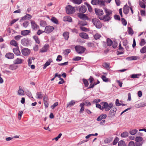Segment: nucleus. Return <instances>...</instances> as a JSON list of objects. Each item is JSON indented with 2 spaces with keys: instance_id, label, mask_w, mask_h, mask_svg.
Wrapping results in <instances>:
<instances>
[{
  "instance_id": "nucleus-53",
  "label": "nucleus",
  "mask_w": 146,
  "mask_h": 146,
  "mask_svg": "<svg viewBox=\"0 0 146 146\" xmlns=\"http://www.w3.org/2000/svg\"><path fill=\"white\" fill-rule=\"evenodd\" d=\"M121 22L122 24L124 26H126L127 24V22L123 18H121Z\"/></svg>"
},
{
  "instance_id": "nucleus-50",
  "label": "nucleus",
  "mask_w": 146,
  "mask_h": 146,
  "mask_svg": "<svg viewBox=\"0 0 146 146\" xmlns=\"http://www.w3.org/2000/svg\"><path fill=\"white\" fill-rule=\"evenodd\" d=\"M103 66L106 68H110V65L109 64L107 63L106 62H104L102 64Z\"/></svg>"
},
{
  "instance_id": "nucleus-10",
  "label": "nucleus",
  "mask_w": 146,
  "mask_h": 146,
  "mask_svg": "<svg viewBox=\"0 0 146 146\" xmlns=\"http://www.w3.org/2000/svg\"><path fill=\"white\" fill-rule=\"evenodd\" d=\"M111 18L110 15H109L108 14H106L103 18L100 19H103L105 21H109Z\"/></svg>"
},
{
  "instance_id": "nucleus-36",
  "label": "nucleus",
  "mask_w": 146,
  "mask_h": 146,
  "mask_svg": "<svg viewBox=\"0 0 146 146\" xmlns=\"http://www.w3.org/2000/svg\"><path fill=\"white\" fill-rule=\"evenodd\" d=\"M128 135V133L126 132H124L121 134V136L123 137H126Z\"/></svg>"
},
{
  "instance_id": "nucleus-3",
  "label": "nucleus",
  "mask_w": 146,
  "mask_h": 146,
  "mask_svg": "<svg viewBox=\"0 0 146 146\" xmlns=\"http://www.w3.org/2000/svg\"><path fill=\"white\" fill-rule=\"evenodd\" d=\"M66 13L68 14H72L74 13L75 11L74 7L70 5L66 7Z\"/></svg>"
},
{
  "instance_id": "nucleus-57",
  "label": "nucleus",
  "mask_w": 146,
  "mask_h": 146,
  "mask_svg": "<svg viewBox=\"0 0 146 146\" xmlns=\"http://www.w3.org/2000/svg\"><path fill=\"white\" fill-rule=\"evenodd\" d=\"M48 96L46 95H45L43 98V101L44 102H48Z\"/></svg>"
},
{
  "instance_id": "nucleus-16",
  "label": "nucleus",
  "mask_w": 146,
  "mask_h": 146,
  "mask_svg": "<svg viewBox=\"0 0 146 146\" xmlns=\"http://www.w3.org/2000/svg\"><path fill=\"white\" fill-rule=\"evenodd\" d=\"M31 32V31L29 30H25L22 31H21V35L25 36L27 35Z\"/></svg>"
},
{
  "instance_id": "nucleus-51",
  "label": "nucleus",
  "mask_w": 146,
  "mask_h": 146,
  "mask_svg": "<svg viewBox=\"0 0 146 146\" xmlns=\"http://www.w3.org/2000/svg\"><path fill=\"white\" fill-rule=\"evenodd\" d=\"M70 52V49H68L65 50L64 51V52L63 53L64 55H67L68 53Z\"/></svg>"
},
{
  "instance_id": "nucleus-40",
  "label": "nucleus",
  "mask_w": 146,
  "mask_h": 146,
  "mask_svg": "<svg viewBox=\"0 0 146 146\" xmlns=\"http://www.w3.org/2000/svg\"><path fill=\"white\" fill-rule=\"evenodd\" d=\"M107 45L109 46H111L112 44V41L109 38H108L107 40Z\"/></svg>"
},
{
  "instance_id": "nucleus-25",
  "label": "nucleus",
  "mask_w": 146,
  "mask_h": 146,
  "mask_svg": "<svg viewBox=\"0 0 146 146\" xmlns=\"http://www.w3.org/2000/svg\"><path fill=\"white\" fill-rule=\"evenodd\" d=\"M84 105L85 104L84 103L82 102L80 104V106L81 107L79 111L80 113H83L84 111Z\"/></svg>"
},
{
  "instance_id": "nucleus-30",
  "label": "nucleus",
  "mask_w": 146,
  "mask_h": 146,
  "mask_svg": "<svg viewBox=\"0 0 146 146\" xmlns=\"http://www.w3.org/2000/svg\"><path fill=\"white\" fill-rule=\"evenodd\" d=\"M33 38L37 43L39 44L40 43L39 38L37 36H33Z\"/></svg>"
},
{
  "instance_id": "nucleus-2",
  "label": "nucleus",
  "mask_w": 146,
  "mask_h": 146,
  "mask_svg": "<svg viewBox=\"0 0 146 146\" xmlns=\"http://www.w3.org/2000/svg\"><path fill=\"white\" fill-rule=\"evenodd\" d=\"M92 21L93 25L97 28L100 29L102 26V25L100 20L94 18L92 19Z\"/></svg>"
},
{
  "instance_id": "nucleus-27",
  "label": "nucleus",
  "mask_w": 146,
  "mask_h": 146,
  "mask_svg": "<svg viewBox=\"0 0 146 146\" xmlns=\"http://www.w3.org/2000/svg\"><path fill=\"white\" fill-rule=\"evenodd\" d=\"M13 52L17 56L21 54V52L19 49L17 48H13Z\"/></svg>"
},
{
  "instance_id": "nucleus-14",
  "label": "nucleus",
  "mask_w": 146,
  "mask_h": 146,
  "mask_svg": "<svg viewBox=\"0 0 146 146\" xmlns=\"http://www.w3.org/2000/svg\"><path fill=\"white\" fill-rule=\"evenodd\" d=\"M52 62V60L51 59H49L44 64L43 69H44L46 67L50 65V63Z\"/></svg>"
},
{
  "instance_id": "nucleus-21",
  "label": "nucleus",
  "mask_w": 146,
  "mask_h": 146,
  "mask_svg": "<svg viewBox=\"0 0 146 146\" xmlns=\"http://www.w3.org/2000/svg\"><path fill=\"white\" fill-rule=\"evenodd\" d=\"M78 17L80 19H87V17L85 14L82 13H78Z\"/></svg>"
},
{
  "instance_id": "nucleus-55",
  "label": "nucleus",
  "mask_w": 146,
  "mask_h": 146,
  "mask_svg": "<svg viewBox=\"0 0 146 146\" xmlns=\"http://www.w3.org/2000/svg\"><path fill=\"white\" fill-rule=\"evenodd\" d=\"M105 13L107 14H108L109 15H110L112 13L111 11L107 9H105Z\"/></svg>"
},
{
  "instance_id": "nucleus-9",
  "label": "nucleus",
  "mask_w": 146,
  "mask_h": 146,
  "mask_svg": "<svg viewBox=\"0 0 146 146\" xmlns=\"http://www.w3.org/2000/svg\"><path fill=\"white\" fill-rule=\"evenodd\" d=\"M86 11V8L84 5L81 6L79 9V11L80 13H83Z\"/></svg>"
},
{
  "instance_id": "nucleus-22",
  "label": "nucleus",
  "mask_w": 146,
  "mask_h": 146,
  "mask_svg": "<svg viewBox=\"0 0 146 146\" xmlns=\"http://www.w3.org/2000/svg\"><path fill=\"white\" fill-rule=\"evenodd\" d=\"M23 61V60L22 59L18 58L14 60L13 62L15 64H18L22 63Z\"/></svg>"
},
{
  "instance_id": "nucleus-38",
  "label": "nucleus",
  "mask_w": 146,
  "mask_h": 146,
  "mask_svg": "<svg viewBox=\"0 0 146 146\" xmlns=\"http://www.w3.org/2000/svg\"><path fill=\"white\" fill-rule=\"evenodd\" d=\"M17 66L12 65H11L9 67V69L12 70H14L17 69Z\"/></svg>"
},
{
  "instance_id": "nucleus-1",
  "label": "nucleus",
  "mask_w": 146,
  "mask_h": 146,
  "mask_svg": "<svg viewBox=\"0 0 146 146\" xmlns=\"http://www.w3.org/2000/svg\"><path fill=\"white\" fill-rule=\"evenodd\" d=\"M101 104L103 105L102 106V110L104 109L106 111H108L113 106V104L111 103L108 104V103L105 102H102Z\"/></svg>"
},
{
  "instance_id": "nucleus-41",
  "label": "nucleus",
  "mask_w": 146,
  "mask_h": 146,
  "mask_svg": "<svg viewBox=\"0 0 146 146\" xmlns=\"http://www.w3.org/2000/svg\"><path fill=\"white\" fill-rule=\"evenodd\" d=\"M143 140V138L141 137H137L135 139L136 142H141Z\"/></svg>"
},
{
  "instance_id": "nucleus-12",
  "label": "nucleus",
  "mask_w": 146,
  "mask_h": 146,
  "mask_svg": "<svg viewBox=\"0 0 146 146\" xmlns=\"http://www.w3.org/2000/svg\"><path fill=\"white\" fill-rule=\"evenodd\" d=\"M79 36L82 38L85 39H87L88 38V35L85 33H80Z\"/></svg>"
},
{
  "instance_id": "nucleus-49",
  "label": "nucleus",
  "mask_w": 146,
  "mask_h": 146,
  "mask_svg": "<svg viewBox=\"0 0 146 146\" xmlns=\"http://www.w3.org/2000/svg\"><path fill=\"white\" fill-rule=\"evenodd\" d=\"M83 82L85 86L86 87L88 86L89 85V84L88 82L87 81V80L86 79H83Z\"/></svg>"
},
{
  "instance_id": "nucleus-60",
  "label": "nucleus",
  "mask_w": 146,
  "mask_h": 146,
  "mask_svg": "<svg viewBox=\"0 0 146 146\" xmlns=\"http://www.w3.org/2000/svg\"><path fill=\"white\" fill-rule=\"evenodd\" d=\"M86 5L88 7V10L90 12H91L92 11V9L91 6L88 4L86 3Z\"/></svg>"
},
{
  "instance_id": "nucleus-24",
  "label": "nucleus",
  "mask_w": 146,
  "mask_h": 146,
  "mask_svg": "<svg viewBox=\"0 0 146 146\" xmlns=\"http://www.w3.org/2000/svg\"><path fill=\"white\" fill-rule=\"evenodd\" d=\"M20 86L19 87V89L17 92L19 96H24L25 95L24 91L23 90L20 88Z\"/></svg>"
},
{
  "instance_id": "nucleus-52",
  "label": "nucleus",
  "mask_w": 146,
  "mask_h": 146,
  "mask_svg": "<svg viewBox=\"0 0 146 146\" xmlns=\"http://www.w3.org/2000/svg\"><path fill=\"white\" fill-rule=\"evenodd\" d=\"M127 59H129V60H136L137 59V56H131V57H128L127 58Z\"/></svg>"
},
{
  "instance_id": "nucleus-26",
  "label": "nucleus",
  "mask_w": 146,
  "mask_h": 146,
  "mask_svg": "<svg viewBox=\"0 0 146 146\" xmlns=\"http://www.w3.org/2000/svg\"><path fill=\"white\" fill-rule=\"evenodd\" d=\"M10 44L11 45L14 46L15 47L18 46L17 43L15 40L14 39L10 41Z\"/></svg>"
},
{
  "instance_id": "nucleus-59",
  "label": "nucleus",
  "mask_w": 146,
  "mask_h": 146,
  "mask_svg": "<svg viewBox=\"0 0 146 146\" xmlns=\"http://www.w3.org/2000/svg\"><path fill=\"white\" fill-rule=\"evenodd\" d=\"M22 37V36H21L18 35L15 36L14 37V38L17 40H19Z\"/></svg>"
},
{
  "instance_id": "nucleus-37",
  "label": "nucleus",
  "mask_w": 146,
  "mask_h": 146,
  "mask_svg": "<svg viewBox=\"0 0 146 146\" xmlns=\"http://www.w3.org/2000/svg\"><path fill=\"white\" fill-rule=\"evenodd\" d=\"M51 21L54 23L57 24L58 23L57 19L55 17H53L51 19Z\"/></svg>"
},
{
  "instance_id": "nucleus-43",
  "label": "nucleus",
  "mask_w": 146,
  "mask_h": 146,
  "mask_svg": "<svg viewBox=\"0 0 146 146\" xmlns=\"http://www.w3.org/2000/svg\"><path fill=\"white\" fill-rule=\"evenodd\" d=\"M98 0H92L91 2L92 4L94 5H98Z\"/></svg>"
},
{
  "instance_id": "nucleus-33",
  "label": "nucleus",
  "mask_w": 146,
  "mask_h": 146,
  "mask_svg": "<svg viewBox=\"0 0 146 146\" xmlns=\"http://www.w3.org/2000/svg\"><path fill=\"white\" fill-rule=\"evenodd\" d=\"M118 146H126L125 142L123 140L120 141L118 143Z\"/></svg>"
},
{
  "instance_id": "nucleus-54",
  "label": "nucleus",
  "mask_w": 146,
  "mask_h": 146,
  "mask_svg": "<svg viewBox=\"0 0 146 146\" xmlns=\"http://www.w3.org/2000/svg\"><path fill=\"white\" fill-rule=\"evenodd\" d=\"M29 24V23L28 21H25L23 23V26L25 28H27Z\"/></svg>"
},
{
  "instance_id": "nucleus-13",
  "label": "nucleus",
  "mask_w": 146,
  "mask_h": 146,
  "mask_svg": "<svg viewBox=\"0 0 146 146\" xmlns=\"http://www.w3.org/2000/svg\"><path fill=\"white\" fill-rule=\"evenodd\" d=\"M96 14L98 15H101L103 14V11L102 10L100 9H95Z\"/></svg>"
},
{
  "instance_id": "nucleus-20",
  "label": "nucleus",
  "mask_w": 146,
  "mask_h": 146,
  "mask_svg": "<svg viewBox=\"0 0 146 146\" xmlns=\"http://www.w3.org/2000/svg\"><path fill=\"white\" fill-rule=\"evenodd\" d=\"M5 56L8 59H13L14 58V55L12 53H8L6 54Z\"/></svg>"
},
{
  "instance_id": "nucleus-44",
  "label": "nucleus",
  "mask_w": 146,
  "mask_h": 146,
  "mask_svg": "<svg viewBox=\"0 0 146 146\" xmlns=\"http://www.w3.org/2000/svg\"><path fill=\"white\" fill-rule=\"evenodd\" d=\"M72 2L74 3L79 5L81 3L82 0H72Z\"/></svg>"
},
{
  "instance_id": "nucleus-7",
  "label": "nucleus",
  "mask_w": 146,
  "mask_h": 146,
  "mask_svg": "<svg viewBox=\"0 0 146 146\" xmlns=\"http://www.w3.org/2000/svg\"><path fill=\"white\" fill-rule=\"evenodd\" d=\"M22 54L25 56H27L29 55L30 53V50L28 48H24L21 51Z\"/></svg>"
},
{
  "instance_id": "nucleus-32",
  "label": "nucleus",
  "mask_w": 146,
  "mask_h": 146,
  "mask_svg": "<svg viewBox=\"0 0 146 146\" xmlns=\"http://www.w3.org/2000/svg\"><path fill=\"white\" fill-rule=\"evenodd\" d=\"M35 59V58L33 57H31L29 58L28 61V65L29 66H30L31 64L32 60H34Z\"/></svg>"
},
{
  "instance_id": "nucleus-45",
  "label": "nucleus",
  "mask_w": 146,
  "mask_h": 146,
  "mask_svg": "<svg viewBox=\"0 0 146 146\" xmlns=\"http://www.w3.org/2000/svg\"><path fill=\"white\" fill-rule=\"evenodd\" d=\"M128 33L131 35H133V31L131 27L128 28Z\"/></svg>"
},
{
  "instance_id": "nucleus-31",
  "label": "nucleus",
  "mask_w": 146,
  "mask_h": 146,
  "mask_svg": "<svg viewBox=\"0 0 146 146\" xmlns=\"http://www.w3.org/2000/svg\"><path fill=\"white\" fill-rule=\"evenodd\" d=\"M146 43V41L144 39H141V41L139 43V45L141 46H143L145 45Z\"/></svg>"
},
{
  "instance_id": "nucleus-63",
  "label": "nucleus",
  "mask_w": 146,
  "mask_h": 146,
  "mask_svg": "<svg viewBox=\"0 0 146 146\" xmlns=\"http://www.w3.org/2000/svg\"><path fill=\"white\" fill-rule=\"evenodd\" d=\"M62 56L61 55H59L58 56L56 60L57 61H60L62 60Z\"/></svg>"
},
{
  "instance_id": "nucleus-6",
  "label": "nucleus",
  "mask_w": 146,
  "mask_h": 146,
  "mask_svg": "<svg viewBox=\"0 0 146 146\" xmlns=\"http://www.w3.org/2000/svg\"><path fill=\"white\" fill-rule=\"evenodd\" d=\"M54 28L53 27L48 26L46 27L45 28L44 32L46 33H50L52 32Z\"/></svg>"
},
{
  "instance_id": "nucleus-17",
  "label": "nucleus",
  "mask_w": 146,
  "mask_h": 146,
  "mask_svg": "<svg viewBox=\"0 0 146 146\" xmlns=\"http://www.w3.org/2000/svg\"><path fill=\"white\" fill-rule=\"evenodd\" d=\"M107 115L106 114H102L99 116L97 118V120L98 121H100L102 119H104L106 118Z\"/></svg>"
},
{
  "instance_id": "nucleus-34",
  "label": "nucleus",
  "mask_w": 146,
  "mask_h": 146,
  "mask_svg": "<svg viewBox=\"0 0 146 146\" xmlns=\"http://www.w3.org/2000/svg\"><path fill=\"white\" fill-rule=\"evenodd\" d=\"M40 25L41 26L44 27L46 26V24L45 21L42 20L40 21Z\"/></svg>"
},
{
  "instance_id": "nucleus-64",
  "label": "nucleus",
  "mask_w": 146,
  "mask_h": 146,
  "mask_svg": "<svg viewBox=\"0 0 146 146\" xmlns=\"http://www.w3.org/2000/svg\"><path fill=\"white\" fill-rule=\"evenodd\" d=\"M128 146H135L134 142L133 141H130Z\"/></svg>"
},
{
  "instance_id": "nucleus-8",
  "label": "nucleus",
  "mask_w": 146,
  "mask_h": 146,
  "mask_svg": "<svg viewBox=\"0 0 146 146\" xmlns=\"http://www.w3.org/2000/svg\"><path fill=\"white\" fill-rule=\"evenodd\" d=\"M31 25L32 28L34 30L38 29L39 28V27L36 23L34 21H31Z\"/></svg>"
},
{
  "instance_id": "nucleus-62",
  "label": "nucleus",
  "mask_w": 146,
  "mask_h": 146,
  "mask_svg": "<svg viewBox=\"0 0 146 146\" xmlns=\"http://www.w3.org/2000/svg\"><path fill=\"white\" fill-rule=\"evenodd\" d=\"M80 29L82 31H84L87 32L89 31V30L87 28L83 27H80Z\"/></svg>"
},
{
  "instance_id": "nucleus-28",
  "label": "nucleus",
  "mask_w": 146,
  "mask_h": 146,
  "mask_svg": "<svg viewBox=\"0 0 146 146\" xmlns=\"http://www.w3.org/2000/svg\"><path fill=\"white\" fill-rule=\"evenodd\" d=\"M65 39L67 40L69 38V33L67 32H64L63 34Z\"/></svg>"
},
{
  "instance_id": "nucleus-48",
  "label": "nucleus",
  "mask_w": 146,
  "mask_h": 146,
  "mask_svg": "<svg viewBox=\"0 0 146 146\" xmlns=\"http://www.w3.org/2000/svg\"><path fill=\"white\" fill-rule=\"evenodd\" d=\"M102 78L103 80L106 82H108V79L105 76L103 75L102 76Z\"/></svg>"
},
{
  "instance_id": "nucleus-58",
  "label": "nucleus",
  "mask_w": 146,
  "mask_h": 146,
  "mask_svg": "<svg viewBox=\"0 0 146 146\" xmlns=\"http://www.w3.org/2000/svg\"><path fill=\"white\" fill-rule=\"evenodd\" d=\"M119 141V138L118 137H116L115 139L114 140L113 142V145H115L118 142V141Z\"/></svg>"
},
{
  "instance_id": "nucleus-11",
  "label": "nucleus",
  "mask_w": 146,
  "mask_h": 146,
  "mask_svg": "<svg viewBox=\"0 0 146 146\" xmlns=\"http://www.w3.org/2000/svg\"><path fill=\"white\" fill-rule=\"evenodd\" d=\"M130 7L127 5H125L123 7V12L125 14H127L129 12Z\"/></svg>"
},
{
  "instance_id": "nucleus-39",
  "label": "nucleus",
  "mask_w": 146,
  "mask_h": 146,
  "mask_svg": "<svg viewBox=\"0 0 146 146\" xmlns=\"http://www.w3.org/2000/svg\"><path fill=\"white\" fill-rule=\"evenodd\" d=\"M140 52L142 54L146 52V46H144L140 49Z\"/></svg>"
},
{
  "instance_id": "nucleus-29",
  "label": "nucleus",
  "mask_w": 146,
  "mask_h": 146,
  "mask_svg": "<svg viewBox=\"0 0 146 146\" xmlns=\"http://www.w3.org/2000/svg\"><path fill=\"white\" fill-rule=\"evenodd\" d=\"M138 131L136 129H131L130 130L129 133L131 135H134Z\"/></svg>"
},
{
  "instance_id": "nucleus-4",
  "label": "nucleus",
  "mask_w": 146,
  "mask_h": 146,
  "mask_svg": "<svg viewBox=\"0 0 146 146\" xmlns=\"http://www.w3.org/2000/svg\"><path fill=\"white\" fill-rule=\"evenodd\" d=\"M75 49L78 54L83 53L86 50V48L84 47L80 46H76Z\"/></svg>"
},
{
  "instance_id": "nucleus-19",
  "label": "nucleus",
  "mask_w": 146,
  "mask_h": 146,
  "mask_svg": "<svg viewBox=\"0 0 146 146\" xmlns=\"http://www.w3.org/2000/svg\"><path fill=\"white\" fill-rule=\"evenodd\" d=\"M63 20L64 21H68L71 22L72 21V19L71 17L69 16H66L63 18Z\"/></svg>"
},
{
  "instance_id": "nucleus-56",
  "label": "nucleus",
  "mask_w": 146,
  "mask_h": 146,
  "mask_svg": "<svg viewBox=\"0 0 146 146\" xmlns=\"http://www.w3.org/2000/svg\"><path fill=\"white\" fill-rule=\"evenodd\" d=\"M78 23L80 25H82L84 26L87 25V24L86 22H84V21H79Z\"/></svg>"
},
{
  "instance_id": "nucleus-35",
  "label": "nucleus",
  "mask_w": 146,
  "mask_h": 146,
  "mask_svg": "<svg viewBox=\"0 0 146 146\" xmlns=\"http://www.w3.org/2000/svg\"><path fill=\"white\" fill-rule=\"evenodd\" d=\"M75 104V102L74 100H72L69 103L67 104V108L70 107L74 105Z\"/></svg>"
},
{
  "instance_id": "nucleus-46",
  "label": "nucleus",
  "mask_w": 146,
  "mask_h": 146,
  "mask_svg": "<svg viewBox=\"0 0 146 146\" xmlns=\"http://www.w3.org/2000/svg\"><path fill=\"white\" fill-rule=\"evenodd\" d=\"M141 75L139 74H133L132 75H131V77L132 78H138L139 77V76L140 75Z\"/></svg>"
},
{
  "instance_id": "nucleus-5",
  "label": "nucleus",
  "mask_w": 146,
  "mask_h": 146,
  "mask_svg": "<svg viewBox=\"0 0 146 146\" xmlns=\"http://www.w3.org/2000/svg\"><path fill=\"white\" fill-rule=\"evenodd\" d=\"M116 110L117 109L115 108L110 110L108 114V117L109 118H111L115 115Z\"/></svg>"
},
{
  "instance_id": "nucleus-42",
  "label": "nucleus",
  "mask_w": 146,
  "mask_h": 146,
  "mask_svg": "<svg viewBox=\"0 0 146 146\" xmlns=\"http://www.w3.org/2000/svg\"><path fill=\"white\" fill-rule=\"evenodd\" d=\"M139 4L140 6L143 8H145V4L141 1H139Z\"/></svg>"
},
{
  "instance_id": "nucleus-61",
  "label": "nucleus",
  "mask_w": 146,
  "mask_h": 146,
  "mask_svg": "<svg viewBox=\"0 0 146 146\" xmlns=\"http://www.w3.org/2000/svg\"><path fill=\"white\" fill-rule=\"evenodd\" d=\"M139 106H137V107L140 108L146 106V103H141L139 104Z\"/></svg>"
},
{
  "instance_id": "nucleus-23",
  "label": "nucleus",
  "mask_w": 146,
  "mask_h": 146,
  "mask_svg": "<svg viewBox=\"0 0 146 146\" xmlns=\"http://www.w3.org/2000/svg\"><path fill=\"white\" fill-rule=\"evenodd\" d=\"M43 95L42 94V92H38L36 94V98L37 99H42L43 97Z\"/></svg>"
},
{
  "instance_id": "nucleus-18",
  "label": "nucleus",
  "mask_w": 146,
  "mask_h": 146,
  "mask_svg": "<svg viewBox=\"0 0 146 146\" xmlns=\"http://www.w3.org/2000/svg\"><path fill=\"white\" fill-rule=\"evenodd\" d=\"M48 47V45H45L40 50V52H46Z\"/></svg>"
},
{
  "instance_id": "nucleus-47",
  "label": "nucleus",
  "mask_w": 146,
  "mask_h": 146,
  "mask_svg": "<svg viewBox=\"0 0 146 146\" xmlns=\"http://www.w3.org/2000/svg\"><path fill=\"white\" fill-rule=\"evenodd\" d=\"M101 37V35L98 33L95 34L94 36V38L96 40L99 39Z\"/></svg>"
},
{
  "instance_id": "nucleus-15",
  "label": "nucleus",
  "mask_w": 146,
  "mask_h": 146,
  "mask_svg": "<svg viewBox=\"0 0 146 146\" xmlns=\"http://www.w3.org/2000/svg\"><path fill=\"white\" fill-rule=\"evenodd\" d=\"M31 18L32 16L31 15L26 14L24 16L21 18L20 20V21H21L22 20H25L27 19H31Z\"/></svg>"
}]
</instances>
